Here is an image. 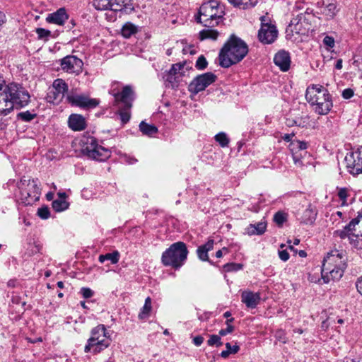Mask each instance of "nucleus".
<instances>
[{"label":"nucleus","mask_w":362,"mask_h":362,"mask_svg":"<svg viewBox=\"0 0 362 362\" xmlns=\"http://www.w3.org/2000/svg\"><path fill=\"white\" fill-rule=\"evenodd\" d=\"M339 264L337 267L332 265L322 264V278L325 283L327 284L331 281H339L343 276L345 269L340 267Z\"/></svg>","instance_id":"nucleus-19"},{"label":"nucleus","mask_w":362,"mask_h":362,"mask_svg":"<svg viewBox=\"0 0 362 362\" xmlns=\"http://www.w3.org/2000/svg\"><path fill=\"white\" fill-rule=\"evenodd\" d=\"M68 102L72 105L86 109H91L97 107L100 101L95 98H90L83 94H71L66 97Z\"/></svg>","instance_id":"nucleus-18"},{"label":"nucleus","mask_w":362,"mask_h":362,"mask_svg":"<svg viewBox=\"0 0 362 362\" xmlns=\"http://www.w3.org/2000/svg\"><path fill=\"white\" fill-rule=\"evenodd\" d=\"M274 62L282 71H287L291 65L289 53L284 50L278 52L274 57Z\"/></svg>","instance_id":"nucleus-20"},{"label":"nucleus","mask_w":362,"mask_h":362,"mask_svg":"<svg viewBox=\"0 0 362 362\" xmlns=\"http://www.w3.org/2000/svg\"><path fill=\"white\" fill-rule=\"evenodd\" d=\"M346 168L353 176L362 174V146L348 153L344 158Z\"/></svg>","instance_id":"nucleus-11"},{"label":"nucleus","mask_w":362,"mask_h":362,"mask_svg":"<svg viewBox=\"0 0 362 362\" xmlns=\"http://www.w3.org/2000/svg\"><path fill=\"white\" fill-rule=\"evenodd\" d=\"M248 52L247 44L240 38L231 35L219 52V64L228 68L244 59Z\"/></svg>","instance_id":"nucleus-2"},{"label":"nucleus","mask_w":362,"mask_h":362,"mask_svg":"<svg viewBox=\"0 0 362 362\" xmlns=\"http://www.w3.org/2000/svg\"><path fill=\"white\" fill-rule=\"evenodd\" d=\"M243 265L236 263H229L224 265V269L226 272H236L242 269Z\"/></svg>","instance_id":"nucleus-48"},{"label":"nucleus","mask_w":362,"mask_h":362,"mask_svg":"<svg viewBox=\"0 0 362 362\" xmlns=\"http://www.w3.org/2000/svg\"><path fill=\"white\" fill-rule=\"evenodd\" d=\"M166 81L170 83L173 86H174L177 83V81L176 80V76L175 75H172V76H170V73H168V74Z\"/></svg>","instance_id":"nucleus-56"},{"label":"nucleus","mask_w":362,"mask_h":362,"mask_svg":"<svg viewBox=\"0 0 362 362\" xmlns=\"http://www.w3.org/2000/svg\"><path fill=\"white\" fill-rule=\"evenodd\" d=\"M223 15L224 11L219 2L211 0L200 6L196 20L205 27L213 28L222 21Z\"/></svg>","instance_id":"nucleus-4"},{"label":"nucleus","mask_w":362,"mask_h":362,"mask_svg":"<svg viewBox=\"0 0 362 362\" xmlns=\"http://www.w3.org/2000/svg\"><path fill=\"white\" fill-rule=\"evenodd\" d=\"M324 43L330 47H332L334 45V39L331 37H325L324 38Z\"/></svg>","instance_id":"nucleus-55"},{"label":"nucleus","mask_w":362,"mask_h":362,"mask_svg":"<svg viewBox=\"0 0 362 362\" xmlns=\"http://www.w3.org/2000/svg\"><path fill=\"white\" fill-rule=\"evenodd\" d=\"M356 286L358 291L362 295V276L356 281Z\"/></svg>","instance_id":"nucleus-59"},{"label":"nucleus","mask_w":362,"mask_h":362,"mask_svg":"<svg viewBox=\"0 0 362 362\" xmlns=\"http://www.w3.org/2000/svg\"><path fill=\"white\" fill-rule=\"evenodd\" d=\"M261 28L258 33V37L260 42L264 44L272 43L277 37L278 31L275 25L269 23L268 17L262 16Z\"/></svg>","instance_id":"nucleus-13"},{"label":"nucleus","mask_w":362,"mask_h":362,"mask_svg":"<svg viewBox=\"0 0 362 362\" xmlns=\"http://www.w3.org/2000/svg\"><path fill=\"white\" fill-rule=\"evenodd\" d=\"M267 228V223L264 221L258 222L256 224H250L247 228V233L250 235H262L263 234Z\"/></svg>","instance_id":"nucleus-28"},{"label":"nucleus","mask_w":362,"mask_h":362,"mask_svg":"<svg viewBox=\"0 0 362 362\" xmlns=\"http://www.w3.org/2000/svg\"><path fill=\"white\" fill-rule=\"evenodd\" d=\"M67 91V83L62 78L55 79L47 92V100L48 103L57 104L62 100Z\"/></svg>","instance_id":"nucleus-12"},{"label":"nucleus","mask_w":362,"mask_h":362,"mask_svg":"<svg viewBox=\"0 0 362 362\" xmlns=\"http://www.w3.org/2000/svg\"><path fill=\"white\" fill-rule=\"evenodd\" d=\"M36 33L38 35V38L41 40H47L51 35L49 30L41 28L36 29Z\"/></svg>","instance_id":"nucleus-47"},{"label":"nucleus","mask_w":362,"mask_h":362,"mask_svg":"<svg viewBox=\"0 0 362 362\" xmlns=\"http://www.w3.org/2000/svg\"><path fill=\"white\" fill-rule=\"evenodd\" d=\"M137 161V160L134 158L132 157H126L125 158V162L128 164H134Z\"/></svg>","instance_id":"nucleus-63"},{"label":"nucleus","mask_w":362,"mask_h":362,"mask_svg":"<svg viewBox=\"0 0 362 362\" xmlns=\"http://www.w3.org/2000/svg\"><path fill=\"white\" fill-rule=\"evenodd\" d=\"M337 194L340 200L342 202V204H344L346 202V199L349 195L348 189L346 187L339 188Z\"/></svg>","instance_id":"nucleus-46"},{"label":"nucleus","mask_w":362,"mask_h":362,"mask_svg":"<svg viewBox=\"0 0 362 362\" xmlns=\"http://www.w3.org/2000/svg\"><path fill=\"white\" fill-rule=\"evenodd\" d=\"M228 252V250L226 247H223L221 250H218L216 252V257L217 258H221L223 257V252Z\"/></svg>","instance_id":"nucleus-60"},{"label":"nucleus","mask_w":362,"mask_h":362,"mask_svg":"<svg viewBox=\"0 0 362 362\" xmlns=\"http://www.w3.org/2000/svg\"><path fill=\"white\" fill-rule=\"evenodd\" d=\"M283 335L284 332L281 330H279L276 333V337L278 338L279 340H281L284 343H286V340L283 338Z\"/></svg>","instance_id":"nucleus-61"},{"label":"nucleus","mask_w":362,"mask_h":362,"mask_svg":"<svg viewBox=\"0 0 362 362\" xmlns=\"http://www.w3.org/2000/svg\"><path fill=\"white\" fill-rule=\"evenodd\" d=\"M261 297L259 293L250 291H244L241 293V301L249 308H255L260 301Z\"/></svg>","instance_id":"nucleus-22"},{"label":"nucleus","mask_w":362,"mask_h":362,"mask_svg":"<svg viewBox=\"0 0 362 362\" xmlns=\"http://www.w3.org/2000/svg\"><path fill=\"white\" fill-rule=\"evenodd\" d=\"M294 136L293 134H286L283 136V139L285 141H290L291 140V139L293 138V136Z\"/></svg>","instance_id":"nucleus-62"},{"label":"nucleus","mask_w":362,"mask_h":362,"mask_svg":"<svg viewBox=\"0 0 362 362\" xmlns=\"http://www.w3.org/2000/svg\"><path fill=\"white\" fill-rule=\"evenodd\" d=\"M81 293L85 298H89L93 296V291L90 288L86 287L81 289Z\"/></svg>","instance_id":"nucleus-51"},{"label":"nucleus","mask_w":362,"mask_h":362,"mask_svg":"<svg viewBox=\"0 0 362 362\" xmlns=\"http://www.w3.org/2000/svg\"><path fill=\"white\" fill-rule=\"evenodd\" d=\"M37 215L42 219H47L49 217L50 213L48 207H41L37 210Z\"/></svg>","instance_id":"nucleus-49"},{"label":"nucleus","mask_w":362,"mask_h":362,"mask_svg":"<svg viewBox=\"0 0 362 362\" xmlns=\"http://www.w3.org/2000/svg\"><path fill=\"white\" fill-rule=\"evenodd\" d=\"M214 243L213 239H209L205 244L198 247L197 254L200 260L209 262L212 264V262L209 259L208 252L214 249Z\"/></svg>","instance_id":"nucleus-24"},{"label":"nucleus","mask_w":362,"mask_h":362,"mask_svg":"<svg viewBox=\"0 0 362 362\" xmlns=\"http://www.w3.org/2000/svg\"><path fill=\"white\" fill-rule=\"evenodd\" d=\"M138 31V26L131 22H127L122 28L121 34L124 38H129Z\"/></svg>","instance_id":"nucleus-29"},{"label":"nucleus","mask_w":362,"mask_h":362,"mask_svg":"<svg viewBox=\"0 0 362 362\" xmlns=\"http://www.w3.org/2000/svg\"><path fill=\"white\" fill-rule=\"evenodd\" d=\"M80 145L81 153L90 159L103 162L111 156V151L99 145L97 139L93 136H83Z\"/></svg>","instance_id":"nucleus-7"},{"label":"nucleus","mask_w":362,"mask_h":362,"mask_svg":"<svg viewBox=\"0 0 362 362\" xmlns=\"http://www.w3.org/2000/svg\"><path fill=\"white\" fill-rule=\"evenodd\" d=\"M131 0H93V6L99 11H122L130 4Z\"/></svg>","instance_id":"nucleus-15"},{"label":"nucleus","mask_w":362,"mask_h":362,"mask_svg":"<svg viewBox=\"0 0 362 362\" xmlns=\"http://www.w3.org/2000/svg\"><path fill=\"white\" fill-rule=\"evenodd\" d=\"M188 250L183 242L172 244L165 250L161 257V262L166 267H172L177 269L180 268L187 259Z\"/></svg>","instance_id":"nucleus-6"},{"label":"nucleus","mask_w":362,"mask_h":362,"mask_svg":"<svg viewBox=\"0 0 362 362\" xmlns=\"http://www.w3.org/2000/svg\"><path fill=\"white\" fill-rule=\"evenodd\" d=\"M226 350L222 351L220 356L223 358H227L230 354H235L240 350V346L238 345L231 346L229 342L226 344Z\"/></svg>","instance_id":"nucleus-36"},{"label":"nucleus","mask_w":362,"mask_h":362,"mask_svg":"<svg viewBox=\"0 0 362 362\" xmlns=\"http://www.w3.org/2000/svg\"><path fill=\"white\" fill-rule=\"evenodd\" d=\"M215 140L218 142L221 147H226L229 144V139L227 135L224 132H220L217 134L215 137Z\"/></svg>","instance_id":"nucleus-38"},{"label":"nucleus","mask_w":362,"mask_h":362,"mask_svg":"<svg viewBox=\"0 0 362 362\" xmlns=\"http://www.w3.org/2000/svg\"><path fill=\"white\" fill-rule=\"evenodd\" d=\"M233 320H234V318H233V317L228 319L226 320V323L227 325V327L226 329H221L219 331L218 334L220 336H226V334H230L233 332L234 327L230 325V322H232Z\"/></svg>","instance_id":"nucleus-43"},{"label":"nucleus","mask_w":362,"mask_h":362,"mask_svg":"<svg viewBox=\"0 0 362 362\" xmlns=\"http://www.w3.org/2000/svg\"><path fill=\"white\" fill-rule=\"evenodd\" d=\"M68 124L69 128L75 132L83 131L87 127L85 117L79 114H71L69 117Z\"/></svg>","instance_id":"nucleus-21"},{"label":"nucleus","mask_w":362,"mask_h":362,"mask_svg":"<svg viewBox=\"0 0 362 362\" xmlns=\"http://www.w3.org/2000/svg\"><path fill=\"white\" fill-rule=\"evenodd\" d=\"M305 98L314 107L315 112L320 115H327L333 106L328 90L319 84H313L307 88Z\"/></svg>","instance_id":"nucleus-3"},{"label":"nucleus","mask_w":362,"mask_h":362,"mask_svg":"<svg viewBox=\"0 0 362 362\" xmlns=\"http://www.w3.org/2000/svg\"><path fill=\"white\" fill-rule=\"evenodd\" d=\"M69 206V204L64 199H57L52 202V208L57 212L67 209Z\"/></svg>","instance_id":"nucleus-35"},{"label":"nucleus","mask_w":362,"mask_h":362,"mask_svg":"<svg viewBox=\"0 0 362 362\" xmlns=\"http://www.w3.org/2000/svg\"><path fill=\"white\" fill-rule=\"evenodd\" d=\"M334 235L337 237H339L341 239L349 238V243H351V238H354V235H351L350 233L343 228L341 230H337L334 232Z\"/></svg>","instance_id":"nucleus-41"},{"label":"nucleus","mask_w":362,"mask_h":362,"mask_svg":"<svg viewBox=\"0 0 362 362\" xmlns=\"http://www.w3.org/2000/svg\"><path fill=\"white\" fill-rule=\"evenodd\" d=\"M286 124L288 127H293L294 125L300 126V124L298 123V120H296V119H290V118H288L286 119Z\"/></svg>","instance_id":"nucleus-58"},{"label":"nucleus","mask_w":362,"mask_h":362,"mask_svg":"<svg viewBox=\"0 0 362 362\" xmlns=\"http://www.w3.org/2000/svg\"><path fill=\"white\" fill-rule=\"evenodd\" d=\"M218 32L216 30L210 29L209 28L207 29H204L199 32V39L201 40L211 39L213 40H216L218 36Z\"/></svg>","instance_id":"nucleus-33"},{"label":"nucleus","mask_w":362,"mask_h":362,"mask_svg":"<svg viewBox=\"0 0 362 362\" xmlns=\"http://www.w3.org/2000/svg\"><path fill=\"white\" fill-rule=\"evenodd\" d=\"M36 115L29 111L19 112L17 115L18 119L24 122H30L35 117Z\"/></svg>","instance_id":"nucleus-42"},{"label":"nucleus","mask_w":362,"mask_h":362,"mask_svg":"<svg viewBox=\"0 0 362 362\" xmlns=\"http://www.w3.org/2000/svg\"><path fill=\"white\" fill-rule=\"evenodd\" d=\"M60 66L64 71L78 75L82 72L83 62L74 55H68L60 60Z\"/></svg>","instance_id":"nucleus-16"},{"label":"nucleus","mask_w":362,"mask_h":362,"mask_svg":"<svg viewBox=\"0 0 362 362\" xmlns=\"http://www.w3.org/2000/svg\"><path fill=\"white\" fill-rule=\"evenodd\" d=\"M346 261L347 256L346 252L343 250H333L329 252L327 255L324 257L322 264L332 265L334 267H337L338 265L342 264L340 266L342 269L346 268Z\"/></svg>","instance_id":"nucleus-17"},{"label":"nucleus","mask_w":362,"mask_h":362,"mask_svg":"<svg viewBox=\"0 0 362 362\" xmlns=\"http://www.w3.org/2000/svg\"><path fill=\"white\" fill-rule=\"evenodd\" d=\"M279 257L282 261L286 262L289 259L290 256L286 250H283L279 251Z\"/></svg>","instance_id":"nucleus-53"},{"label":"nucleus","mask_w":362,"mask_h":362,"mask_svg":"<svg viewBox=\"0 0 362 362\" xmlns=\"http://www.w3.org/2000/svg\"><path fill=\"white\" fill-rule=\"evenodd\" d=\"M30 94L25 88L16 83L6 84L3 75L0 74V115L6 116L14 107L19 109L30 102Z\"/></svg>","instance_id":"nucleus-1"},{"label":"nucleus","mask_w":362,"mask_h":362,"mask_svg":"<svg viewBox=\"0 0 362 362\" xmlns=\"http://www.w3.org/2000/svg\"><path fill=\"white\" fill-rule=\"evenodd\" d=\"M293 153V160L296 165H302L303 163L301 159L297 156V152H292Z\"/></svg>","instance_id":"nucleus-57"},{"label":"nucleus","mask_w":362,"mask_h":362,"mask_svg":"<svg viewBox=\"0 0 362 362\" xmlns=\"http://www.w3.org/2000/svg\"><path fill=\"white\" fill-rule=\"evenodd\" d=\"M361 221H362V209L361 211L358 213V216L353 218L349 222V223L345 226L344 228L350 233L351 235H356L353 233V232L355 230L356 226L358 225Z\"/></svg>","instance_id":"nucleus-34"},{"label":"nucleus","mask_w":362,"mask_h":362,"mask_svg":"<svg viewBox=\"0 0 362 362\" xmlns=\"http://www.w3.org/2000/svg\"><path fill=\"white\" fill-rule=\"evenodd\" d=\"M151 311V299L150 297H147L145 300V303L139 313V318L140 320H145L150 315Z\"/></svg>","instance_id":"nucleus-32"},{"label":"nucleus","mask_w":362,"mask_h":362,"mask_svg":"<svg viewBox=\"0 0 362 362\" xmlns=\"http://www.w3.org/2000/svg\"><path fill=\"white\" fill-rule=\"evenodd\" d=\"M139 129L143 134L151 136L158 132V128L153 124H149L142 121L139 124Z\"/></svg>","instance_id":"nucleus-30"},{"label":"nucleus","mask_w":362,"mask_h":362,"mask_svg":"<svg viewBox=\"0 0 362 362\" xmlns=\"http://www.w3.org/2000/svg\"><path fill=\"white\" fill-rule=\"evenodd\" d=\"M98 260L100 263H103L105 260H109L112 264H117L119 260V253L118 251L115 250L111 253L100 255L98 257Z\"/></svg>","instance_id":"nucleus-31"},{"label":"nucleus","mask_w":362,"mask_h":362,"mask_svg":"<svg viewBox=\"0 0 362 362\" xmlns=\"http://www.w3.org/2000/svg\"><path fill=\"white\" fill-rule=\"evenodd\" d=\"M183 64L180 63L173 64L168 72L170 73V76H172V75L175 76L183 68Z\"/></svg>","instance_id":"nucleus-50"},{"label":"nucleus","mask_w":362,"mask_h":362,"mask_svg":"<svg viewBox=\"0 0 362 362\" xmlns=\"http://www.w3.org/2000/svg\"><path fill=\"white\" fill-rule=\"evenodd\" d=\"M313 18V15L308 8L304 12L296 13L288 25L286 32L299 35L307 34L310 29Z\"/></svg>","instance_id":"nucleus-10"},{"label":"nucleus","mask_w":362,"mask_h":362,"mask_svg":"<svg viewBox=\"0 0 362 362\" xmlns=\"http://www.w3.org/2000/svg\"><path fill=\"white\" fill-rule=\"evenodd\" d=\"M216 78L217 76L211 72L199 75L189 83V91L193 94H197L215 82Z\"/></svg>","instance_id":"nucleus-14"},{"label":"nucleus","mask_w":362,"mask_h":362,"mask_svg":"<svg viewBox=\"0 0 362 362\" xmlns=\"http://www.w3.org/2000/svg\"><path fill=\"white\" fill-rule=\"evenodd\" d=\"M288 219V214L283 211H279L274 215L273 220L276 223V224L281 227L283 226L284 223H285Z\"/></svg>","instance_id":"nucleus-37"},{"label":"nucleus","mask_w":362,"mask_h":362,"mask_svg":"<svg viewBox=\"0 0 362 362\" xmlns=\"http://www.w3.org/2000/svg\"><path fill=\"white\" fill-rule=\"evenodd\" d=\"M219 334H212L210 335L209 339L207 341V344L210 346H216L217 347L221 346L223 343L221 341V339Z\"/></svg>","instance_id":"nucleus-40"},{"label":"nucleus","mask_w":362,"mask_h":362,"mask_svg":"<svg viewBox=\"0 0 362 362\" xmlns=\"http://www.w3.org/2000/svg\"><path fill=\"white\" fill-rule=\"evenodd\" d=\"M21 199L26 205L33 204L40 198V189L37 180L23 177L18 184Z\"/></svg>","instance_id":"nucleus-9"},{"label":"nucleus","mask_w":362,"mask_h":362,"mask_svg":"<svg viewBox=\"0 0 362 362\" xmlns=\"http://www.w3.org/2000/svg\"><path fill=\"white\" fill-rule=\"evenodd\" d=\"M203 341H204V337L200 335L197 336V337H194V339H193V343L197 346H200L203 343Z\"/></svg>","instance_id":"nucleus-54"},{"label":"nucleus","mask_w":362,"mask_h":362,"mask_svg":"<svg viewBox=\"0 0 362 362\" xmlns=\"http://www.w3.org/2000/svg\"><path fill=\"white\" fill-rule=\"evenodd\" d=\"M319 13L323 15L327 20L333 18L338 11L334 3L325 4L324 2L319 6Z\"/></svg>","instance_id":"nucleus-25"},{"label":"nucleus","mask_w":362,"mask_h":362,"mask_svg":"<svg viewBox=\"0 0 362 362\" xmlns=\"http://www.w3.org/2000/svg\"><path fill=\"white\" fill-rule=\"evenodd\" d=\"M291 151L298 153V151L305 150L308 148V143L297 140L291 143Z\"/></svg>","instance_id":"nucleus-39"},{"label":"nucleus","mask_w":362,"mask_h":362,"mask_svg":"<svg viewBox=\"0 0 362 362\" xmlns=\"http://www.w3.org/2000/svg\"><path fill=\"white\" fill-rule=\"evenodd\" d=\"M354 248L362 250V234L356 235L351 238V243H350Z\"/></svg>","instance_id":"nucleus-44"},{"label":"nucleus","mask_w":362,"mask_h":362,"mask_svg":"<svg viewBox=\"0 0 362 362\" xmlns=\"http://www.w3.org/2000/svg\"><path fill=\"white\" fill-rule=\"evenodd\" d=\"M207 64L208 63L206 58L203 55H201L197 59L195 66L199 70H203L206 68Z\"/></svg>","instance_id":"nucleus-45"},{"label":"nucleus","mask_w":362,"mask_h":362,"mask_svg":"<svg viewBox=\"0 0 362 362\" xmlns=\"http://www.w3.org/2000/svg\"><path fill=\"white\" fill-rule=\"evenodd\" d=\"M317 211L310 204L303 211L302 216L300 217V222L304 224H312L316 218Z\"/></svg>","instance_id":"nucleus-26"},{"label":"nucleus","mask_w":362,"mask_h":362,"mask_svg":"<svg viewBox=\"0 0 362 362\" xmlns=\"http://www.w3.org/2000/svg\"><path fill=\"white\" fill-rule=\"evenodd\" d=\"M68 18L66 9L60 8L57 11L49 13L46 18V21L49 23L63 25Z\"/></svg>","instance_id":"nucleus-23"},{"label":"nucleus","mask_w":362,"mask_h":362,"mask_svg":"<svg viewBox=\"0 0 362 362\" xmlns=\"http://www.w3.org/2000/svg\"><path fill=\"white\" fill-rule=\"evenodd\" d=\"M234 7L240 9H249L256 6L258 0H228Z\"/></svg>","instance_id":"nucleus-27"},{"label":"nucleus","mask_w":362,"mask_h":362,"mask_svg":"<svg viewBox=\"0 0 362 362\" xmlns=\"http://www.w3.org/2000/svg\"><path fill=\"white\" fill-rule=\"evenodd\" d=\"M335 68L339 70L342 68V59H337V61L335 64Z\"/></svg>","instance_id":"nucleus-64"},{"label":"nucleus","mask_w":362,"mask_h":362,"mask_svg":"<svg viewBox=\"0 0 362 362\" xmlns=\"http://www.w3.org/2000/svg\"><path fill=\"white\" fill-rule=\"evenodd\" d=\"M115 102L117 105L122 104L119 107V113L121 120L123 123H127L130 119L129 110L132 106V101L134 99V91L130 86H126L123 88L121 93H112Z\"/></svg>","instance_id":"nucleus-8"},{"label":"nucleus","mask_w":362,"mask_h":362,"mask_svg":"<svg viewBox=\"0 0 362 362\" xmlns=\"http://www.w3.org/2000/svg\"><path fill=\"white\" fill-rule=\"evenodd\" d=\"M112 343L110 333L104 325H98L90 330V337L84 347L85 353L97 355L108 348Z\"/></svg>","instance_id":"nucleus-5"},{"label":"nucleus","mask_w":362,"mask_h":362,"mask_svg":"<svg viewBox=\"0 0 362 362\" xmlns=\"http://www.w3.org/2000/svg\"><path fill=\"white\" fill-rule=\"evenodd\" d=\"M354 92L351 88H346L342 91V97L344 99H349L354 96Z\"/></svg>","instance_id":"nucleus-52"}]
</instances>
